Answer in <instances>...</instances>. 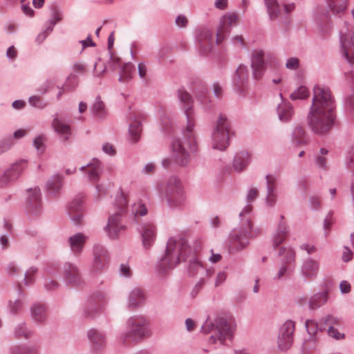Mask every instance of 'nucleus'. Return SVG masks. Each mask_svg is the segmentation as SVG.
Masks as SVG:
<instances>
[{
  "instance_id": "bf43d9fd",
  "label": "nucleus",
  "mask_w": 354,
  "mask_h": 354,
  "mask_svg": "<svg viewBox=\"0 0 354 354\" xmlns=\"http://www.w3.org/2000/svg\"><path fill=\"white\" fill-rule=\"evenodd\" d=\"M22 303L19 300H16L15 302H10V308L12 312L17 313L21 308Z\"/></svg>"
},
{
  "instance_id": "a211bd4d",
  "label": "nucleus",
  "mask_w": 354,
  "mask_h": 354,
  "mask_svg": "<svg viewBox=\"0 0 354 354\" xmlns=\"http://www.w3.org/2000/svg\"><path fill=\"white\" fill-rule=\"evenodd\" d=\"M267 197L266 203L268 205L273 206L277 201V193L275 190L277 178L271 174L266 176Z\"/></svg>"
},
{
  "instance_id": "39448f33",
  "label": "nucleus",
  "mask_w": 354,
  "mask_h": 354,
  "mask_svg": "<svg viewBox=\"0 0 354 354\" xmlns=\"http://www.w3.org/2000/svg\"><path fill=\"white\" fill-rule=\"evenodd\" d=\"M342 53L351 64H354V9L340 31Z\"/></svg>"
},
{
  "instance_id": "4be33fe9",
  "label": "nucleus",
  "mask_w": 354,
  "mask_h": 354,
  "mask_svg": "<svg viewBox=\"0 0 354 354\" xmlns=\"http://www.w3.org/2000/svg\"><path fill=\"white\" fill-rule=\"evenodd\" d=\"M94 268L96 270L102 269L108 260L106 250L102 248H95L94 250Z\"/></svg>"
},
{
  "instance_id": "412c9836",
  "label": "nucleus",
  "mask_w": 354,
  "mask_h": 354,
  "mask_svg": "<svg viewBox=\"0 0 354 354\" xmlns=\"http://www.w3.org/2000/svg\"><path fill=\"white\" fill-rule=\"evenodd\" d=\"M143 117L144 115L140 113H136L132 117V120L129 125V132L134 142H137L139 139V136L142 131L140 120H142Z\"/></svg>"
},
{
  "instance_id": "f8f14e48",
  "label": "nucleus",
  "mask_w": 354,
  "mask_h": 354,
  "mask_svg": "<svg viewBox=\"0 0 354 354\" xmlns=\"http://www.w3.org/2000/svg\"><path fill=\"white\" fill-rule=\"evenodd\" d=\"M239 17L235 13L225 15L220 20L216 31V44H221L230 32L231 27L236 26Z\"/></svg>"
},
{
  "instance_id": "473e14b6",
  "label": "nucleus",
  "mask_w": 354,
  "mask_h": 354,
  "mask_svg": "<svg viewBox=\"0 0 354 354\" xmlns=\"http://www.w3.org/2000/svg\"><path fill=\"white\" fill-rule=\"evenodd\" d=\"M32 316L35 321L43 322L46 317L45 306L43 304L35 305L32 308Z\"/></svg>"
},
{
  "instance_id": "a878e982",
  "label": "nucleus",
  "mask_w": 354,
  "mask_h": 354,
  "mask_svg": "<svg viewBox=\"0 0 354 354\" xmlns=\"http://www.w3.org/2000/svg\"><path fill=\"white\" fill-rule=\"evenodd\" d=\"M64 276L66 280L71 283H75L80 279L77 268L71 263H67L64 266Z\"/></svg>"
},
{
  "instance_id": "49530a36",
  "label": "nucleus",
  "mask_w": 354,
  "mask_h": 354,
  "mask_svg": "<svg viewBox=\"0 0 354 354\" xmlns=\"http://www.w3.org/2000/svg\"><path fill=\"white\" fill-rule=\"evenodd\" d=\"M37 272V269L34 268H30L25 275V284L29 285L34 281V275Z\"/></svg>"
},
{
  "instance_id": "13d9d810",
  "label": "nucleus",
  "mask_w": 354,
  "mask_h": 354,
  "mask_svg": "<svg viewBox=\"0 0 354 354\" xmlns=\"http://www.w3.org/2000/svg\"><path fill=\"white\" fill-rule=\"evenodd\" d=\"M259 194L258 189L256 188H252L248 192V196H247V200L248 202L253 201Z\"/></svg>"
},
{
  "instance_id": "4c0bfd02",
  "label": "nucleus",
  "mask_w": 354,
  "mask_h": 354,
  "mask_svg": "<svg viewBox=\"0 0 354 354\" xmlns=\"http://www.w3.org/2000/svg\"><path fill=\"white\" fill-rule=\"evenodd\" d=\"M88 336L89 339L93 344L96 345V346H102L104 342L103 335L95 330H91L88 333Z\"/></svg>"
},
{
  "instance_id": "0e129e2a",
  "label": "nucleus",
  "mask_w": 354,
  "mask_h": 354,
  "mask_svg": "<svg viewBox=\"0 0 354 354\" xmlns=\"http://www.w3.org/2000/svg\"><path fill=\"white\" fill-rule=\"evenodd\" d=\"M353 257V253L351 250L348 248L347 247L345 248V251L343 252L342 254V259L345 262H348L350 260H351Z\"/></svg>"
},
{
  "instance_id": "20e7f679",
  "label": "nucleus",
  "mask_w": 354,
  "mask_h": 354,
  "mask_svg": "<svg viewBox=\"0 0 354 354\" xmlns=\"http://www.w3.org/2000/svg\"><path fill=\"white\" fill-rule=\"evenodd\" d=\"M203 329L205 333H212L209 340L210 344L219 342L221 344H224L225 341L232 338L234 324L230 319L218 318L214 323L207 321Z\"/></svg>"
},
{
  "instance_id": "6e6d98bb",
  "label": "nucleus",
  "mask_w": 354,
  "mask_h": 354,
  "mask_svg": "<svg viewBox=\"0 0 354 354\" xmlns=\"http://www.w3.org/2000/svg\"><path fill=\"white\" fill-rule=\"evenodd\" d=\"M227 274L225 272H220L218 273L216 281H215V286L218 287L221 284H222L225 280L226 279Z\"/></svg>"
},
{
  "instance_id": "f3484780",
  "label": "nucleus",
  "mask_w": 354,
  "mask_h": 354,
  "mask_svg": "<svg viewBox=\"0 0 354 354\" xmlns=\"http://www.w3.org/2000/svg\"><path fill=\"white\" fill-rule=\"evenodd\" d=\"M319 263L317 261L312 259H306L301 266V274L308 279L315 277L318 273Z\"/></svg>"
},
{
  "instance_id": "72a5a7b5",
  "label": "nucleus",
  "mask_w": 354,
  "mask_h": 354,
  "mask_svg": "<svg viewBox=\"0 0 354 354\" xmlns=\"http://www.w3.org/2000/svg\"><path fill=\"white\" fill-rule=\"evenodd\" d=\"M265 2L270 18L276 19L279 13V7L277 0H265Z\"/></svg>"
},
{
  "instance_id": "2eb2a0df",
  "label": "nucleus",
  "mask_w": 354,
  "mask_h": 354,
  "mask_svg": "<svg viewBox=\"0 0 354 354\" xmlns=\"http://www.w3.org/2000/svg\"><path fill=\"white\" fill-rule=\"evenodd\" d=\"M251 67L253 70V77L256 80L262 77L266 70L263 53L261 50H254L252 55Z\"/></svg>"
},
{
  "instance_id": "338daca9",
  "label": "nucleus",
  "mask_w": 354,
  "mask_h": 354,
  "mask_svg": "<svg viewBox=\"0 0 354 354\" xmlns=\"http://www.w3.org/2000/svg\"><path fill=\"white\" fill-rule=\"evenodd\" d=\"M302 250H306L308 254H312L316 251V248L313 245L303 244L301 245Z\"/></svg>"
},
{
  "instance_id": "e433bc0d",
  "label": "nucleus",
  "mask_w": 354,
  "mask_h": 354,
  "mask_svg": "<svg viewBox=\"0 0 354 354\" xmlns=\"http://www.w3.org/2000/svg\"><path fill=\"white\" fill-rule=\"evenodd\" d=\"M309 96V91L305 86H300L295 91L291 93L290 95V97L292 100H304L308 97Z\"/></svg>"
},
{
  "instance_id": "bb28decb",
  "label": "nucleus",
  "mask_w": 354,
  "mask_h": 354,
  "mask_svg": "<svg viewBox=\"0 0 354 354\" xmlns=\"http://www.w3.org/2000/svg\"><path fill=\"white\" fill-rule=\"evenodd\" d=\"M198 42L204 52H208L212 46V34L209 30H203L198 35Z\"/></svg>"
},
{
  "instance_id": "6ab92c4d",
  "label": "nucleus",
  "mask_w": 354,
  "mask_h": 354,
  "mask_svg": "<svg viewBox=\"0 0 354 354\" xmlns=\"http://www.w3.org/2000/svg\"><path fill=\"white\" fill-rule=\"evenodd\" d=\"M141 234L143 245L149 248L154 242L156 238V228L151 223H145L142 227Z\"/></svg>"
},
{
  "instance_id": "423d86ee",
  "label": "nucleus",
  "mask_w": 354,
  "mask_h": 354,
  "mask_svg": "<svg viewBox=\"0 0 354 354\" xmlns=\"http://www.w3.org/2000/svg\"><path fill=\"white\" fill-rule=\"evenodd\" d=\"M115 205L118 210L115 214L110 216L106 227V231L111 239L117 238L125 230V226L120 223L121 216L126 212L127 207V196L124 194L121 193L117 197Z\"/></svg>"
},
{
  "instance_id": "37998d69",
  "label": "nucleus",
  "mask_w": 354,
  "mask_h": 354,
  "mask_svg": "<svg viewBox=\"0 0 354 354\" xmlns=\"http://www.w3.org/2000/svg\"><path fill=\"white\" fill-rule=\"evenodd\" d=\"M299 66V60L296 57H290L288 59L286 66L287 68L290 70H295Z\"/></svg>"
},
{
  "instance_id": "4d7b16f0",
  "label": "nucleus",
  "mask_w": 354,
  "mask_h": 354,
  "mask_svg": "<svg viewBox=\"0 0 354 354\" xmlns=\"http://www.w3.org/2000/svg\"><path fill=\"white\" fill-rule=\"evenodd\" d=\"M53 19L50 22L53 26L55 25L57 22L62 19L61 12L56 8H55L53 10Z\"/></svg>"
},
{
  "instance_id": "6e6552de",
  "label": "nucleus",
  "mask_w": 354,
  "mask_h": 354,
  "mask_svg": "<svg viewBox=\"0 0 354 354\" xmlns=\"http://www.w3.org/2000/svg\"><path fill=\"white\" fill-rule=\"evenodd\" d=\"M165 195L168 203L172 206L177 207L184 203L186 199L185 191L180 180L176 176L168 180Z\"/></svg>"
},
{
  "instance_id": "774afa93",
  "label": "nucleus",
  "mask_w": 354,
  "mask_h": 354,
  "mask_svg": "<svg viewBox=\"0 0 354 354\" xmlns=\"http://www.w3.org/2000/svg\"><path fill=\"white\" fill-rule=\"evenodd\" d=\"M80 43L82 44L83 48H85L88 46H95V43L92 41L90 36H88L86 39L82 40L80 41Z\"/></svg>"
},
{
  "instance_id": "79ce46f5",
  "label": "nucleus",
  "mask_w": 354,
  "mask_h": 354,
  "mask_svg": "<svg viewBox=\"0 0 354 354\" xmlns=\"http://www.w3.org/2000/svg\"><path fill=\"white\" fill-rule=\"evenodd\" d=\"M132 212L136 216L138 215L144 216L147 213V207L142 203L134 204L132 207Z\"/></svg>"
},
{
  "instance_id": "58836bf2",
  "label": "nucleus",
  "mask_w": 354,
  "mask_h": 354,
  "mask_svg": "<svg viewBox=\"0 0 354 354\" xmlns=\"http://www.w3.org/2000/svg\"><path fill=\"white\" fill-rule=\"evenodd\" d=\"M280 256L281 259L286 263H290L295 259V252L291 248H282Z\"/></svg>"
},
{
  "instance_id": "69168bd1",
  "label": "nucleus",
  "mask_w": 354,
  "mask_h": 354,
  "mask_svg": "<svg viewBox=\"0 0 354 354\" xmlns=\"http://www.w3.org/2000/svg\"><path fill=\"white\" fill-rule=\"evenodd\" d=\"M147 66L143 63H140L138 64V73L141 78H145L147 75Z\"/></svg>"
},
{
  "instance_id": "603ef678",
  "label": "nucleus",
  "mask_w": 354,
  "mask_h": 354,
  "mask_svg": "<svg viewBox=\"0 0 354 354\" xmlns=\"http://www.w3.org/2000/svg\"><path fill=\"white\" fill-rule=\"evenodd\" d=\"M187 23H188L187 18L185 15H180L176 17V24L178 26H179L180 28L185 27L187 26Z\"/></svg>"
},
{
  "instance_id": "c756f323",
  "label": "nucleus",
  "mask_w": 354,
  "mask_h": 354,
  "mask_svg": "<svg viewBox=\"0 0 354 354\" xmlns=\"http://www.w3.org/2000/svg\"><path fill=\"white\" fill-rule=\"evenodd\" d=\"M329 9L335 14L343 12L347 8L348 0H326Z\"/></svg>"
},
{
  "instance_id": "4468645a",
  "label": "nucleus",
  "mask_w": 354,
  "mask_h": 354,
  "mask_svg": "<svg viewBox=\"0 0 354 354\" xmlns=\"http://www.w3.org/2000/svg\"><path fill=\"white\" fill-rule=\"evenodd\" d=\"M306 327L308 333V337L306 338L303 343V349L305 351H309L315 349L317 346L318 338L317 324L313 320H307L306 322Z\"/></svg>"
},
{
  "instance_id": "7c9ffc66",
  "label": "nucleus",
  "mask_w": 354,
  "mask_h": 354,
  "mask_svg": "<svg viewBox=\"0 0 354 354\" xmlns=\"http://www.w3.org/2000/svg\"><path fill=\"white\" fill-rule=\"evenodd\" d=\"M288 235V228L284 223H281L279 225L276 234L273 238L274 245L278 246L283 241H285Z\"/></svg>"
},
{
  "instance_id": "052dcab7",
  "label": "nucleus",
  "mask_w": 354,
  "mask_h": 354,
  "mask_svg": "<svg viewBox=\"0 0 354 354\" xmlns=\"http://www.w3.org/2000/svg\"><path fill=\"white\" fill-rule=\"evenodd\" d=\"M102 149L106 153L109 155L113 156L115 153V149L114 147L109 143H105L102 147Z\"/></svg>"
},
{
  "instance_id": "cd10ccee",
  "label": "nucleus",
  "mask_w": 354,
  "mask_h": 354,
  "mask_svg": "<svg viewBox=\"0 0 354 354\" xmlns=\"http://www.w3.org/2000/svg\"><path fill=\"white\" fill-rule=\"evenodd\" d=\"M277 111L279 118L281 121H288L293 114L292 106L289 102H283L279 104Z\"/></svg>"
},
{
  "instance_id": "f704fd0d",
  "label": "nucleus",
  "mask_w": 354,
  "mask_h": 354,
  "mask_svg": "<svg viewBox=\"0 0 354 354\" xmlns=\"http://www.w3.org/2000/svg\"><path fill=\"white\" fill-rule=\"evenodd\" d=\"M62 185V178L59 176H57L48 182V190L50 194H55L60 189Z\"/></svg>"
},
{
  "instance_id": "b1692460",
  "label": "nucleus",
  "mask_w": 354,
  "mask_h": 354,
  "mask_svg": "<svg viewBox=\"0 0 354 354\" xmlns=\"http://www.w3.org/2000/svg\"><path fill=\"white\" fill-rule=\"evenodd\" d=\"M328 300V291L324 290L313 295L309 301L310 309H317L326 303Z\"/></svg>"
},
{
  "instance_id": "f03ea898",
  "label": "nucleus",
  "mask_w": 354,
  "mask_h": 354,
  "mask_svg": "<svg viewBox=\"0 0 354 354\" xmlns=\"http://www.w3.org/2000/svg\"><path fill=\"white\" fill-rule=\"evenodd\" d=\"M178 96L182 103L185 104V112L187 115V124L184 131L185 142L180 140H175L172 144V149L176 162L182 165H186L189 162V155L185 149L184 145L194 149L196 146V138L193 131L194 127V118L192 116V99L190 95L184 90H179Z\"/></svg>"
},
{
  "instance_id": "aec40b11",
  "label": "nucleus",
  "mask_w": 354,
  "mask_h": 354,
  "mask_svg": "<svg viewBox=\"0 0 354 354\" xmlns=\"http://www.w3.org/2000/svg\"><path fill=\"white\" fill-rule=\"evenodd\" d=\"M52 126L55 131L57 132L64 141L69 139L71 131L68 124L64 123L62 120L56 118L53 120Z\"/></svg>"
},
{
  "instance_id": "f257e3e1",
  "label": "nucleus",
  "mask_w": 354,
  "mask_h": 354,
  "mask_svg": "<svg viewBox=\"0 0 354 354\" xmlns=\"http://www.w3.org/2000/svg\"><path fill=\"white\" fill-rule=\"evenodd\" d=\"M334 101L328 88L317 85L313 89V104L308 121L316 133H324L331 128L334 119Z\"/></svg>"
},
{
  "instance_id": "5fc2aeb1",
  "label": "nucleus",
  "mask_w": 354,
  "mask_h": 354,
  "mask_svg": "<svg viewBox=\"0 0 354 354\" xmlns=\"http://www.w3.org/2000/svg\"><path fill=\"white\" fill-rule=\"evenodd\" d=\"M16 333L18 336H24L26 338H28L31 336V333L27 331V329L24 326H19L16 330Z\"/></svg>"
},
{
  "instance_id": "ddd939ff",
  "label": "nucleus",
  "mask_w": 354,
  "mask_h": 354,
  "mask_svg": "<svg viewBox=\"0 0 354 354\" xmlns=\"http://www.w3.org/2000/svg\"><path fill=\"white\" fill-rule=\"evenodd\" d=\"M252 230V223L248 222V229L240 231H234L232 235L230 244L231 252L245 248L249 241V234Z\"/></svg>"
},
{
  "instance_id": "09e8293b",
  "label": "nucleus",
  "mask_w": 354,
  "mask_h": 354,
  "mask_svg": "<svg viewBox=\"0 0 354 354\" xmlns=\"http://www.w3.org/2000/svg\"><path fill=\"white\" fill-rule=\"evenodd\" d=\"M203 268V265L197 259H194V261L191 262L189 270L193 274L198 272Z\"/></svg>"
},
{
  "instance_id": "c9c22d12",
  "label": "nucleus",
  "mask_w": 354,
  "mask_h": 354,
  "mask_svg": "<svg viewBox=\"0 0 354 354\" xmlns=\"http://www.w3.org/2000/svg\"><path fill=\"white\" fill-rule=\"evenodd\" d=\"M41 198L40 189L38 188H35L33 189L29 190L28 195V204L30 205L35 206L37 207L39 204Z\"/></svg>"
},
{
  "instance_id": "c03bdc74",
  "label": "nucleus",
  "mask_w": 354,
  "mask_h": 354,
  "mask_svg": "<svg viewBox=\"0 0 354 354\" xmlns=\"http://www.w3.org/2000/svg\"><path fill=\"white\" fill-rule=\"evenodd\" d=\"M328 334L330 337L335 339H341L344 338V335L339 333L333 326H330L328 330Z\"/></svg>"
},
{
  "instance_id": "393cba45",
  "label": "nucleus",
  "mask_w": 354,
  "mask_h": 354,
  "mask_svg": "<svg viewBox=\"0 0 354 354\" xmlns=\"http://www.w3.org/2000/svg\"><path fill=\"white\" fill-rule=\"evenodd\" d=\"M250 161V154L246 151H241L236 154L234 160V167L238 171L243 170Z\"/></svg>"
},
{
  "instance_id": "a18cd8bd",
  "label": "nucleus",
  "mask_w": 354,
  "mask_h": 354,
  "mask_svg": "<svg viewBox=\"0 0 354 354\" xmlns=\"http://www.w3.org/2000/svg\"><path fill=\"white\" fill-rule=\"evenodd\" d=\"M320 152L322 155L317 158V164L320 167H325L326 164V159L324 156L328 153V150L326 149H322Z\"/></svg>"
},
{
  "instance_id": "9d476101",
  "label": "nucleus",
  "mask_w": 354,
  "mask_h": 354,
  "mask_svg": "<svg viewBox=\"0 0 354 354\" xmlns=\"http://www.w3.org/2000/svg\"><path fill=\"white\" fill-rule=\"evenodd\" d=\"M26 160H19L7 169L0 177V186H6L17 180L27 167Z\"/></svg>"
},
{
  "instance_id": "9b49d317",
  "label": "nucleus",
  "mask_w": 354,
  "mask_h": 354,
  "mask_svg": "<svg viewBox=\"0 0 354 354\" xmlns=\"http://www.w3.org/2000/svg\"><path fill=\"white\" fill-rule=\"evenodd\" d=\"M295 324L291 320H287L281 326L278 337V346L281 351L289 349L293 342Z\"/></svg>"
},
{
  "instance_id": "3c124183",
  "label": "nucleus",
  "mask_w": 354,
  "mask_h": 354,
  "mask_svg": "<svg viewBox=\"0 0 354 354\" xmlns=\"http://www.w3.org/2000/svg\"><path fill=\"white\" fill-rule=\"evenodd\" d=\"M324 323L326 325H328L330 327V326H333L335 325H339L340 322L338 318L332 315H328L324 318Z\"/></svg>"
},
{
  "instance_id": "de8ad7c7",
  "label": "nucleus",
  "mask_w": 354,
  "mask_h": 354,
  "mask_svg": "<svg viewBox=\"0 0 354 354\" xmlns=\"http://www.w3.org/2000/svg\"><path fill=\"white\" fill-rule=\"evenodd\" d=\"M45 140V138L42 136H39L34 140V146L37 149L38 151L43 152L44 151V142Z\"/></svg>"
},
{
  "instance_id": "ea45409f",
  "label": "nucleus",
  "mask_w": 354,
  "mask_h": 354,
  "mask_svg": "<svg viewBox=\"0 0 354 354\" xmlns=\"http://www.w3.org/2000/svg\"><path fill=\"white\" fill-rule=\"evenodd\" d=\"M248 77L247 67L244 65H240L235 73L234 81L236 84L242 83Z\"/></svg>"
},
{
  "instance_id": "1a4fd4ad",
  "label": "nucleus",
  "mask_w": 354,
  "mask_h": 354,
  "mask_svg": "<svg viewBox=\"0 0 354 354\" xmlns=\"http://www.w3.org/2000/svg\"><path fill=\"white\" fill-rule=\"evenodd\" d=\"M129 324L131 326V329L125 335V342L127 343L138 342L144 337L149 335V330L145 326L142 319L131 318Z\"/></svg>"
},
{
  "instance_id": "0eeeda50",
  "label": "nucleus",
  "mask_w": 354,
  "mask_h": 354,
  "mask_svg": "<svg viewBox=\"0 0 354 354\" xmlns=\"http://www.w3.org/2000/svg\"><path fill=\"white\" fill-rule=\"evenodd\" d=\"M230 125L227 118L221 115L212 133V147L216 149L225 150L229 145Z\"/></svg>"
},
{
  "instance_id": "680f3d73",
  "label": "nucleus",
  "mask_w": 354,
  "mask_h": 354,
  "mask_svg": "<svg viewBox=\"0 0 354 354\" xmlns=\"http://www.w3.org/2000/svg\"><path fill=\"white\" fill-rule=\"evenodd\" d=\"M12 145V143L8 140H3L0 142V154L8 151Z\"/></svg>"
},
{
  "instance_id": "5701e85b",
  "label": "nucleus",
  "mask_w": 354,
  "mask_h": 354,
  "mask_svg": "<svg viewBox=\"0 0 354 354\" xmlns=\"http://www.w3.org/2000/svg\"><path fill=\"white\" fill-rule=\"evenodd\" d=\"M86 241V237L83 234L78 233L73 235L69 239L71 250L74 253L80 252Z\"/></svg>"
},
{
  "instance_id": "8fccbe9b",
  "label": "nucleus",
  "mask_w": 354,
  "mask_h": 354,
  "mask_svg": "<svg viewBox=\"0 0 354 354\" xmlns=\"http://www.w3.org/2000/svg\"><path fill=\"white\" fill-rule=\"evenodd\" d=\"M104 109V105L102 101L97 100L93 104V111L95 114L102 115Z\"/></svg>"
},
{
  "instance_id": "e2e57ef3",
  "label": "nucleus",
  "mask_w": 354,
  "mask_h": 354,
  "mask_svg": "<svg viewBox=\"0 0 354 354\" xmlns=\"http://www.w3.org/2000/svg\"><path fill=\"white\" fill-rule=\"evenodd\" d=\"M339 288L342 293H348L351 291V285L346 281H342Z\"/></svg>"
},
{
  "instance_id": "c85d7f7f",
  "label": "nucleus",
  "mask_w": 354,
  "mask_h": 354,
  "mask_svg": "<svg viewBox=\"0 0 354 354\" xmlns=\"http://www.w3.org/2000/svg\"><path fill=\"white\" fill-rule=\"evenodd\" d=\"M85 169H86V171L88 174V178L91 181L95 182L99 179L101 169L97 160H93V162L88 165L86 167H82L81 168L82 170Z\"/></svg>"
},
{
  "instance_id": "864d4df0",
  "label": "nucleus",
  "mask_w": 354,
  "mask_h": 354,
  "mask_svg": "<svg viewBox=\"0 0 354 354\" xmlns=\"http://www.w3.org/2000/svg\"><path fill=\"white\" fill-rule=\"evenodd\" d=\"M29 103L35 107H42L41 99L39 96H32L29 98Z\"/></svg>"
},
{
  "instance_id": "dca6fc26",
  "label": "nucleus",
  "mask_w": 354,
  "mask_h": 354,
  "mask_svg": "<svg viewBox=\"0 0 354 354\" xmlns=\"http://www.w3.org/2000/svg\"><path fill=\"white\" fill-rule=\"evenodd\" d=\"M82 196H78L70 203L68 207V214L75 225L80 224L82 222Z\"/></svg>"
},
{
  "instance_id": "7ed1b4c3",
  "label": "nucleus",
  "mask_w": 354,
  "mask_h": 354,
  "mask_svg": "<svg viewBox=\"0 0 354 354\" xmlns=\"http://www.w3.org/2000/svg\"><path fill=\"white\" fill-rule=\"evenodd\" d=\"M199 250L200 245L195 246L192 250L184 239L171 238L167 242L165 254L161 259L160 268L162 270L172 268L180 261L186 260L188 254L195 255Z\"/></svg>"
},
{
  "instance_id": "a19ab883",
  "label": "nucleus",
  "mask_w": 354,
  "mask_h": 354,
  "mask_svg": "<svg viewBox=\"0 0 354 354\" xmlns=\"http://www.w3.org/2000/svg\"><path fill=\"white\" fill-rule=\"evenodd\" d=\"M133 66L131 63L125 64L122 67V78L124 80L130 79L133 72Z\"/></svg>"
},
{
  "instance_id": "2f4dec72",
  "label": "nucleus",
  "mask_w": 354,
  "mask_h": 354,
  "mask_svg": "<svg viewBox=\"0 0 354 354\" xmlns=\"http://www.w3.org/2000/svg\"><path fill=\"white\" fill-rule=\"evenodd\" d=\"M145 299V294L140 288L133 289L129 298V304L130 306H136L141 304Z\"/></svg>"
}]
</instances>
